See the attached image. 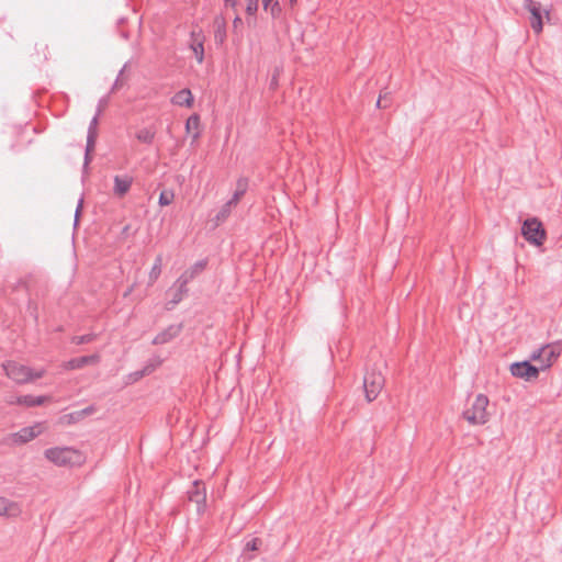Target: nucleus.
I'll list each match as a JSON object with an SVG mask.
<instances>
[{
  "label": "nucleus",
  "instance_id": "a211bd4d",
  "mask_svg": "<svg viewBox=\"0 0 562 562\" xmlns=\"http://www.w3.org/2000/svg\"><path fill=\"white\" fill-rule=\"evenodd\" d=\"M171 103L179 106L191 108L193 104V95L189 89H182L171 98Z\"/></svg>",
  "mask_w": 562,
  "mask_h": 562
},
{
  "label": "nucleus",
  "instance_id": "cd10ccee",
  "mask_svg": "<svg viewBox=\"0 0 562 562\" xmlns=\"http://www.w3.org/2000/svg\"><path fill=\"white\" fill-rule=\"evenodd\" d=\"M94 338H95L94 334H87V335H81V336H75V337H72L71 341L76 345H83V344H89V342L93 341Z\"/></svg>",
  "mask_w": 562,
  "mask_h": 562
},
{
  "label": "nucleus",
  "instance_id": "2f4dec72",
  "mask_svg": "<svg viewBox=\"0 0 562 562\" xmlns=\"http://www.w3.org/2000/svg\"><path fill=\"white\" fill-rule=\"evenodd\" d=\"M246 1H247L246 12L249 15H254L258 10V0H246Z\"/></svg>",
  "mask_w": 562,
  "mask_h": 562
},
{
  "label": "nucleus",
  "instance_id": "f03ea898",
  "mask_svg": "<svg viewBox=\"0 0 562 562\" xmlns=\"http://www.w3.org/2000/svg\"><path fill=\"white\" fill-rule=\"evenodd\" d=\"M487 405V396L477 394L471 406L465 408L462 415L471 425H484L488 420Z\"/></svg>",
  "mask_w": 562,
  "mask_h": 562
},
{
  "label": "nucleus",
  "instance_id": "0eeeda50",
  "mask_svg": "<svg viewBox=\"0 0 562 562\" xmlns=\"http://www.w3.org/2000/svg\"><path fill=\"white\" fill-rule=\"evenodd\" d=\"M384 385V378L380 371L371 370L364 374L363 389L368 402L375 400Z\"/></svg>",
  "mask_w": 562,
  "mask_h": 562
},
{
  "label": "nucleus",
  "instance_id": "412c9836",
  "mask_svg": "<svg viewBox=\"0 0 562 562\" xmlns=\"http://www.w3.org/2000/svg\"><path fill=\"white\" fill-rule=\"evenodd\" d=\"M156 132L151 127H144L136 133V138L144 144H151Z\"/></svg>",
  "mask_w": 562,
  "mask_h": 562
},
{
  "label": "nucleus",
  "instance_id": "72a5a7b5",
  "mask_svg": "<svg viewBox=\"0 0 562 562\" xmlns=\"http://www.w3.org/2000/svg\"><path fill=\"white\" fill-rule=\"evenodd\" d=\"M81 207H82V200L79 201L77 209H76L75 224H77V222H78V217H79Z\"/></svg>",
  "mask_w": 562,
  "mask_h": 562
},
{
  "label": "nucleus",
  "instance_id": "5701e85b",
  "mask_svg": "<svg viewBox=\"0 0 562 562\" xmlns=\"http://www.w3.org/2000/svg\"><path fill=\"white\" fill-rule=\"evenodd\" d=\"M161 266H162V257L161 256H157L156 259H155V262L151 267V270L149 272V283L153 284L154 282L157 281V279L159 278L160 273H161Z\"/></svg>",
  "mask_w": 562,
  "mask_h": 562
},
{
  "label": "nucleus",
  "instance_id": "7c9ffc66",
  "mask_svg": "<svg viewBox=\"0 0 562 562\" xmlns=\"http://www.w3.org/2000/svg\"><path fill=\"white\" fill-rule=\"evenodd\" d=\"M177 290L175 291L173 295H172V299L170 300L169 304L171 306H175L177 305L179 302H181L183 295L188 292V291H181V288L179 286H176Z\"/></svg>",
  "mask_w": 562,
  "mask_h": 562
},
{
  "label": "nucleus",
  "instance_id": "ea45409f",
  "mask_svg": "<svg viewBox=\"0 0 562 562\" xmlns=\"http://www.w3.org/2000/svg\"><path fill=\"white\" fill-rule=\"evenodd\" d=\"M105 104H106V100L105 99H101L99 101L98 109H101V111H102Z\"/></svg>",
  "mask_w": 562,
  "mask_h": 562
},
{
  "label": "nucleus",
  "instance_id": "6ab92c4d",
  "mask_svg": "<svg viewBox=\"0 0 562 562\" xmlns=\"http://www.w3.org/2000/svg\"><path fill=\"white\" fill-rule=\"evenodd\" d=\"M214 40L218 44H223L226 38V22L223 16H216L214 20Z\"/></svg>",
  "mask_w": 562,
  "mask_h": 562
},
{
  "label": "nucleus",
  "instance_id": "4be33fe9",
  "mask_svg": "<svg viewBox=\"0 0 562 562\" xmlns=\"http://www.w3.org/2000/svg\"><path fill=\"white\" fill-rule=\"evenodd\" d=\"M199 126H200V119L195 114L191 115L186 122V130L188 133H190L191 131H195L192 136L193 140H196L200 136V133L198 131Z\"/></svg>",
  "mask_w": 562,
  "mask_h": 562
},
{
  "label": "nucleus",
  "instance_id": "79ce46f5",
  "mask_svg": "<svg viewBox=\"0 0 562 562\" xmlns=\"http://www.w3.org/2000/svg\"><path fill=\"white\" fill-rule=\"evenodd\" d=\"M559 440L562 441V431L559 434Z\"/></svg>",
  "mask_w": 562,
  "mask_h": 562
},
{
  "label": "nucleus",
  "instance_id": "f257e3e1",
  "mask_svg": "<svg viewBox=\"0 0 562 562\" xmlns=\"http://www.w3.org/2000/svg\"><path fill=\"white\" fill-rule=\"evenodd\" d=\"M45 457L58 467L75 465L81 462V453L69 447L49 448L45 451Z\"/></svg>",
  "mask_w": 562,
  "mask_h": 562
},
{
  "label": "nucleus",
  "instance_id": "37998d69",
  "mask_svg": "<svg viewBox=\"0 0 562 562\" xmlns=\"http://www.w3.org/2000/svg\"><path fill=\"white\" fill-rule=\"evenodd\" d=\"M117 81H119V79H116V81L114 82V87H113V89H115V88H116V86H117Z\"/></svg>",
  "mask_w": 562,
  "mask_h": 562
},
{
  "label": "nucleus",
  "instance_id": "4468645a",
  "mask_svg": "<svg viewBox=\"0 0 562 562\" xmlns=\"http://www.w3.org/2000/svg\"><path fill=\"white\" fill-rule=\"evenodd\" d=\"M182 330L181 324H172L168 326L166 329L160 331L156 337L153 339L154 345H165L169 341H171L173 338H176Z\"/></svg>",
  "mask_w": 562,
  "mask_h": 562
},
{
  "label": "nucleus",
  "instance_id": "a19ab883",
  "mask_svg": "<svg viewBox=\"0 0 562 562\" xmlns=\"http://www.w3.org/2000/svg\"><path fill=\"white\" fill-rule=\"evenodd\" d=\"M92 412H93V407H87V408H85V409L81 412V414H90V413H92Z\"/></svg>",
  "mask_w": 562,
  "mask_h": 562
},
{
  "label": "nucleus",
  "instance_id": "f3484780",
  "mask_svg": "<svg viewBox=\"0 0 562 562\" xmlns=\"http://www.w3.org/2000/svg\"><path fill=\"white\" fill-rule=\"evenodd\" d=\"M100 361V356L98 353L90 355V356H83L79 358L70 359L66 362L65 368L68 370H75L83 368L88 364H95Z\"/></svg>",
  "mask_w": 562,
  "mask_h": 562
},
{
  "label": "nucleus",
  "instance_id": "c756f323",
  "mask_svg": "<svg viewBox=\"0 0 562 562\" xmlns=\"http://www.w3.org/2000/svg\"><path fill=\"white\" fill-rule=\"evenodd\" d=\"M206 267V260H200L198 262H195L190 269L189 271L192 272V274L194 276V278L201 273Z\"/></svg>",
  "mask_w": 562,
  "mask_h": 562
},
{
  "label": "nucleus",
  "instance_id": "aec40b11",
  "mask_svg": "<svg viewBox=\"0 0 562 562\" xmlns=\"http://www.w3.org/2000/svg\"><path fill=\"white\" fill-rule=\"evenodd\" d=\"M247 189H248V179L244 178V177L239 178L236 182L235 192H234L233 196L229 199V201L232 203H234L235 205H237L238 202L240 201V199L247 192Z\"/></svg>",
  "mask_w": 562,
  "mask_h": 562
},
{
  "label": "nucleus",
  "instance_id": "a878e982",
  "mask_svg": "<svg viewBox=\"0 0 562 562\" xmlns=\"http://www.w3.org/2000/svg\"><path fill=\"white\" fill-rule=\"evenodd\" d=\"M236 206L234 203H232L229 200L221 207V210L218 211V213L216 214V221L217 222H223L225 221L231 212H232V209Z\"/></svg>",
  "mask_w": 562,
  "mask_h": 562
},
{
  "label": "nucleus",
  "instance_id": "1a4fd4ad",
  "mask_svg": "<svg viewBox=\"0 0 562 562\" xmlns=\"http://www.w3.org/2000/svg\"><path fill=\"white\" fill-rule=\"evenodd\" d=\"M539 367L530 364L528 361L515 362L510 366V372L514 376L531 381L539 375Z\"/></svg>",
  "mask_w": 562,
  "mask_h": 562
},
{
  "label": "nucleus",
  "instance_id": "e433bc0d",
  "mask_svg": "<svg viewBox=\"0 0 562 562\" xmlns=\"http://www.w3.org/2000/svg\"><path fill=\"white\" fill-rule=\"evenodd\" d=\"M274 0H262V5L266 11H268L271 3H273Z\"/></svg>",
  "mask_w": 562,
  "mask_h": 562
},
{
  "label": "nucleus",
  "instance_id": "423d86ee",
  "mask_svg": "<svg viewBox=\"0 0 562 562\" xmlns=\"http://www.w3.org/2000/svg\"><path fill=\"white\" fill-rule=\"evenodd\" d=\"M524 8L530 13L531 29L539 34L543 29V16L549 19V11L544 10L540 2L533 0H525Z\"/></svg>",
  "mask_w": 562,
  "mask_h": 562
},
{
  "label": "nucleus",
  "instance_id": "dca6fc26",
  "mask_svg": "<svg viewBox=\"0 0 562 562\" xmlns=\"http://www.w3.org/2000/svg\"><path fill=\"white\" fill-rule=\"evenodd\" d=\"M132 183H133V178L128 175L115 176L114 177V187H113L114 195H116L119 198L124 196L130 191Z\"/></svg>",
  "mask_w": 562,
  "mask_h": 562
},
{
  "label": "nucleus",
  "instance_id": "9b49d317",
  "mask_svg": "<svg viewBox=\"0 0 562 562\" xmlns=\"http://www.w3.org/2000/svg\"><path fill=\"white\" fill-rule=\"evenodd\" d=\"M42 432V427L40 424L24 427L20 429L18 432L11 435V440L13 443L22 445L31 441L35 437H37Z\"/></svg>",
  "mask_w": 562,
  "mask_h": 562
},
{
  "label": "nucleus",
  "instance_id": "b1692460",
  "mask_svg": "<svg viewBox=\"0 0 562 562\" xmlns=\"http://www.w3.org/2000/svg\"><path fill=\"white\" fill-rule=\"evenodd\" d=\"M194 279V276L192 272L186 270L175 282V286L181 288V291H188V283Z\"/></svg>",
  "mask_w": 562,
  "mask_h": 562
},
{
  "label": "nucleus",
  "instance_id": "473e14b6",
  "mask_svg": "<svg viewBox=\"0 0 562 562\" xmlns=\"http://www.w3.org/2000/svg\"><path fill=\"white\" fill-rule=\"evenodd\" d=\"M272 16H277L281 12V7L278 1L270 4L269 9Z\"/></svg>",
  "mask_w": 562,
  "mask_h": 562
},
{
  "label": "nucleus",
  "instance_id": "39448f33",
  "mask_svg": "<svg viewBox=\"0 0 562 562\" xmlns=\"http://www.w3.org/2000/svg\"><path fill=\"white\" fill-rule=\"evenodd\" d=\"M4 370L7 375L16 383H26L34 379H40L44 374L43 370L33 372L29 367L16 362H8L4 366Z\"/></svg>",
  "mask_w": 562,
  "mask_h": 562
},
{
  "label": "nucleus",
  "instance_id": "c03bdc74",
  "mask_svg": "<svg viewBox=\"0 0 562 562\" xmlns=\"http://www.w3.org/2000/svg\"><path fill=\"white\" fill-rule=\"evenodd\" d=\"M296 0H290L291 3H294Z\"/></svg>",
  "mask_w": 562,
  "mask_h": 562
},
{
  "label": "nucleus",
  "instance_id": "7ed1b4c3",
  "mask_svg": "<svg viewBox=\"0 0 562 562\" xmlns=\"http://www.w3.org/2000/svg\"><path fill=\"white\" fill-rule=\"evenodd\" d=\"M561 351L562 348L559 341L551 342L533 350L530 355V359L539 362V368L541 370H546L549 369L560 357Z\"/></svg>",
  "mask_w": 562,
  "mask_h": 562
},
{
  "label": "nucleus",
  "instance_id": "6e6552de",
  "mask_svg": "<svg viewBox=\"0 0 562 562\" xmlns=\"http://www.w3.org/2000/svg\"><path fill=\"white\" fill-rule=\"evenodd\" d=\"M101 114V109H97V113L90 121L89 127H88V135H87V145H86V154H85V167H87L90 162V154L94 150L95 147V140L98 136V123H99V116Z\"/></svg>",
  "mask_w": 562,
  "mask_h": 562
},
{
  "label": "nucleus",
  "instance_id": "4c0bfd02",
  "mask_svg": "<svg viewBox=\"0 0 562 562\" xmlns=\"http://www.w3.org/2000/svg\"><path fill=\"white\" fill-rule=\"evenodd\" d=\"M225 5H229L232 8H235L237 4V0H224Z\"/></svg>",
  "mask_w": 562,
  "mask_h": 562
},
{
  "label": "nucleus",
  "instance_id": "c9c22d12",
  "mask_svg": "<svg viewBox=\"0 0 562 562\" xmlns=\"http://www.w3.org/2000/svg\"><path fill=\"white\" fill-rule=\"evenodd\" d=\"M149 372H150V370L148 369V367H146L143 371H139V372H136V373H135L136 379H137V378H140V376H143V375H145V374H147V373H149Z\"/></svg>",
  "mask_w": 562,
  "mask_h": 562
},
{
  "label": "nucleus",
  "instance_id": "58836bf2",
  "mask_svg": "<svg viewBox=\"0 0 562 562\" xmlns=\"http://www.w3.org/2000/svg\"><path fill=\"white\" fill-rule=\"evenodd\" d=\"M383 98H384V95L380 94V98L376 101V106L378 108H386V104H382Z\"/></svg>",
  "mask_w": 562,
  "mask_h": 562
},
{
  "label": "nucleus",
  "instance_id": "9d476101",
  "mask_svg": "<svg viewBox=\"0 0 562 562\" xmlns=\"http://www.w3.org/2000/svg\"><path fill=\"white\" fill-rule=\"evenodd\" d=\"M47 396H33V395H10L5 398L9 405H21L25 407L41 406L47 401Z\"/></svg>",
  "mask_w": 562,
  "mask_h": 562
},
{
  "label": "nucleus",
  "instance_id": "f8f14e48",
  "mask_svg": "<svg viewBox=\"0 0 562 562\" xmlns=\"http://www.w3.org/2000/svg\"><path fill=\"white\" fill-rule=\"evenodd\" d=\"M204 40L202 31H192L190 34V48L199 64L204 59Z\"/></svg>",
  "mask_w": 562,
  "mask_h": 562
},
{
  "label": "nucleus",
  "instance_id": "bb28decb",
  "mask_svg": "<svg viewBox=\"0 0 562 562\" xmlns=\"http://www.w3.org/2000/svg\"><path fill=\"white\" fill-rule=\"evenodd\" d=\"M175 199V193L171 190H164L160 192L158 203L161 206H167L172 203Z\"/></svg>",
  "mask_w": 562,
  "mask_h": 562
},
{
  "label": "nucleus",
  "instance_id": "ddd939ff",
  "mask_svg": "<svg viewBox=\"0 0 562 562\" xmlns=\"http://www.w3.org/2000/svg\"><path fill=\"white\" fill-rule=\"evenodd\" d=\"M190 502L196 504V512L200 513L204 509L205 506V488L198 481L193 482V486L188 492Z\"/></svg>",
  "mask_w": 562,
  "mask_h": 562
},
{
  "label": "nucleus",
  "instance_id": "f704fd0d",
  "mask_svg": "<svg viewBox=\"0 0 562 562\" xmlns=\"http://www.w3.org/2000/svg\"><path fill=\"white\" fill-rule=\"evenodd\" d=\"M241 23H243V21H241L240 16L236 15L234 21H233L234 29H237Z\"/></svg>",
  "mask_w": 562,
  "mask_h": 562
},
{
  "label": "nucleus",
  "instance_id": "393cba45",
  "mask_svg": "<svg viewBox=\"0 0 562 562\" xmlns=\"http://www.w3.org/2000/svg\"><path fill=\"white\" fill-rule=\"evenodd\" d=\"M194 279V276L192 272L186 270L175 282V286L181 288V291H188V283Z\"/></svg>",
  "mask_w": 562,
  "mask_h": 562
},
{
  "label": "nucleus",
  "instance_id": "c85d7f7f",
  "mask_svg": "<svg viewBox=\"0 0 562 562\" xmlns=\"http://www.w3.org/2000/svg\"><path fill=\"white\" fill-rule=\"evenodd\" d=\"M260 543L261 542H260V540L258 538H254L250 541H248L245 544L243 557L246 558L248 552L258 550Z\"/></svg>",
  "mask_w": 562,
  "mask_h": 562
},
{
  "label": "nucleus",
  "instance_id": "20e7f679",
  "mask_svg": "<svg viewBox=\"0 0 562 562\" xmlns=\"http://www.w3.org/2000/svg\"><path fill=\"white\" fill-rule=\"evenodd\" d=\"M521 234L529 244L535 246H542L547 238L542 223L537 217L527 218L522 223Z\"/></svg>",
  "mask_w": 562,
  "mask_h": 562
},
{
  "label": "nucleus",
  "instance_id": "2eb2a0df",
  "mask_svg": "<svg viewBox=\"0 0 562 562\" xmlns=\"http://www.w3.org/2000/svg\"><path fill=\"white\" fill-rule=\"evenodd\" d=\"M21 513L22 508L19 503L0 496V516L13 518L18 517Z\"/></svg>",
  "mask_w": 562,
  "mask_h": 562
}]
</instances>
